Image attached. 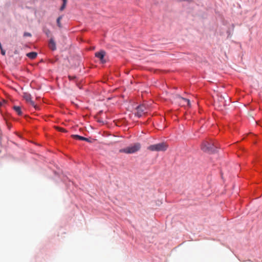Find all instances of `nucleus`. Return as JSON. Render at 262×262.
Wrapping results in <instances>:
<instances>
[{"mask_svg": "<svg viewBox=\"0 0 262 262\" xmlns=\"http://www.w3.org/2000/svg\"><path fill=\"white\" fill-rule=\"evenodd\" d=\"M73 138L75 139L79 140H82V141H85L89 143L92 142V140H91L89 138L84 137L83 136H81L80 135H74Z\"/></svg>", "mask_w": 262, "mask_h": 262, "instance_id": "6e6552de", "label": "nucleus"}, {"mask_svg": "<svg viewBox=\"0 0 262 262\" xmlns=\"http://www.w3.org/2000/svg\"><path fill=\"white\" fill-rule=\"evenodd\" d=\"M62 5L61 6L60 8V11H63L66 8V4L67 3V0H62Z\"/></svg>", "mask_w": 262, "mask_h": 262, "instance_id": "ddd939ff", "label": "nucleus"}, {"mask_svg": "<svg viewBox=\"0 0 262 262\" xmlns=\"http://www.w3.org/2000/svg\"><path fill=\"white\" fill-rule=\"evenodd\" d=\"M24 98L26 100V101L29 103L32 106H33L35 108H37L36 105L35 104V102L32 100V96L31 94L25 93L24 94Z\"/></svg>", "mask_w": 262, "mask_h": 262, "instance_id": "39448f33", "label": "nucleus"}, {"mask_svg": "<svg viewBox=\"0 0 262 262\" xmlns=\"http://www.w3.org/2000/svg\"><path fill=\"white\" fill-rule=\"evenodd\" d=\"M136 110L137 112L135 113V116L140 118L145 113L146 107L143 104L139 105L137 106Z\"/></svg>", "mask_w": 262, "mask_h": 262, "instance_id": "20e7f679", "label": "nucleus"}, {"mask_svg": "<svg viewBox=\"0 0 262 262\" xmlns=\"http://www.w3.org/2000/svg\"><path fill=\"white\" fill-rule=\"evenodd\" d=\"M14 110L19 115H22V112L21 111V108L19 106H14L13 107Z\"/></svg>", "mask_w": 262, "mask_h": 262, "instance_id": "9d476101", "label": "nucleus"}, {"mask_svg": "<svg viewBox=\"0 0 262 262\" xmlns=\"http://www.w3.org/2000/svg\"><path fill=\"white\" fill-rule=\"evenodd\" d=\"M43 33L47 37H49L51 34V31L49 29L45 28L43 30Z\"/></svg>", "mask_w": 262, "mask_h": 262, "instance_id": "2eb2a0df", "label": "nucleus"}, {"mask_svg": "<svg viewBox=\"0 0 262 262\" xmlns=\"http://www.w3.org/2000/svg\"><path fill=\"white\" fill-rule=\"evenodd\" d=\"M141 148V145L139 143H136L134 145L127 147L125 148H122L119 150L120 153L133 154L139 150Z\"/></svg>", "mask_w": 262, "mask_h": 262, "instance_id": "f03ea898", "label": "nucleus"}, {"mask_svg": "<svg viewBox=\"0 0 262 262\" xmlns=\"http://www.w3.org/2000/svg\"><path fill=\"white\" fill-rule=\"evenodd\" d=\"M105 55V52L103 50H101L99 52L95 53V56L99 58L101 62L103 63L106 62L105 60L104 59Z\"/></svg>", "mask_w": 262, "mask_h": 262, "instance_id": "423d86ee", "label": "nucleus"}, {"mask_svg": "<svg viewBox=\"0 0 262 262\" xmlns=\"http://www.w3.org/2000/svg\"><path fill=\"white\" fill-rule=\"evenodd\" d=\"M62 16L61 15V16H59L57 18V20H56V23H57V25L58 26V27L59 28H61L62 27V26H61V24L60 23V20L61 19H62Z\"/></svg>", "mask_w": 262, "mask_h": 262, "instance_id": "f8f14e48", "label": "nucleus"}, {"mask_svg": "<svg viewBox=\"0 0 262 262\" xmlns=\"http://www.w3.org/2000/svg\"><path fill=\"white\" fill-rule=\"evenodd\" d=\"M0 50H1V54L3 55H5V54H6V51L3 48H1Z\"/></svg>", "mask_w": 262, "mask_h": 262, "instance_id": "a211bd4d", "label": "nucleus"}, {"mask_svg": "<svg viewBox=\"0 0 262 262\" xmlns=\"http://www.w3.org/2000/svg\"><path fill=\"white\" fill-rule=\"evenodd\" d=\"M167 147L168 146L165 143L161 142L158 144L151 145L148 147L147 149L151 151H163L167 149Z\"/></svg>", "mask_w": 262, "mask_h": 262, "instance_id": "7ed1b4c3", "label": "nucleus"}, {"mask_svg": "<svg viewBox=\"0 0 262 262\" xmlns=\"http://www.w3.org/2000/svg\"><path fill=\"white\" fill-rule=\"evenodd\" d=\"M62 5L61 6L60 8V11H63L66 8V4L67 3V0H62Z\"/></svg>", "mask_w": 262, "mask_h": 262, "instance_id": "4468645a", "label": "nucleus"}, {"mask_svg": "<svg viewBox=\"0 0 262 262\" xmlns=\"http://www.w3.org/2000/svg\"><path fill=\"white\" fill-rule=\"evenodd\" d=\"M217 148V143L211 139L204 141L201 145L202 150L209 154L215 153Z\"/></svg>", "mask_w": 262, "mask_h": 262, "instance_id": "f257e3e1", "label": "nucleus"}, {"mask_svg": "<svg viewBox=\"0 0 262 262\" xmlns=\"http://www.w3.org/2000/svg\"><path fill=\"white\" fill-rule=\"evenodd\" d=\"M178 1H186L188 2H192L193 0H178Z\"/></svg>", "mask_w": 262, "mask_h": 262, "instance_id": "412c9836", "label": "nucleus"}, {"mask_svg": "<svg viewBox=\"0 0 262 262\" xmlns=\"http://www.w3.org/2000/svg\"><path fill=\"white\" fill-rule=\"evenodd\" d=\"M233 28H234V25L232 24L231 28H229L227 30V33L228 34V36H227L228 37H230L231 36V35H232L233 31Z\"/></svg>", "mask_w": 262, "mask_h": 262, "instance_id": "9b49d317", "label": "nucleus"}, {"mask_svg": "<svg viewBox=\"0 0 262 262\" xmlns=\"http://www.w3.org/2000/svg\"><path fill=\"white\" fill-rule=\"evenodd\" d=\"M48 47L52 51L56 50V44L53 38H51L48 42Z\"/></svg>", "mask_w": 262, "mask_h": 262, "instance_id": "0eeeda50", "label": "nucleus"}, {"mask_svg": "<svg viewBox=\"0 0 262 262\" xmlns=\"http://www.w3.org/2000/svg\"><path fill=\"white\" fill-rule=\"evenodd\" d=\"M37 55V54L35 52H31L27 54V56L31 58V59H34L36 57Z\"/></svg>", "mask_w": 262, "mask_h": 262, "instance_id": "1a4fd4ad", "label": "nucleus"}, {"mask_svg": "<svg viewBox=\"0 0 262 262\" xmlns=\"http://www.w3.org/2000/svg\"><path fill=\"white\" fill-rule=\"evenodd\" d=\"M184 100L187 102V104L188 105H190V101L189 99H184Z\"/></svg>", "mask_w": 262, "mask_h": 262, "instance_id": "aec40b11", "label": "nucleus"}, {"mask_svg": "<svg viewBox=\"0 0 262 262\" xmlns=\"http://www.w3.org/2000/svg\"><path fill=\"white\" fill-rule=\"evenodd\" d=\"M4 120L6 121V123L8 126V127L10 129L11 127V125L8 122L7 118H6V116H3Z\"/></svg>", "mask_w": 262, "mask_h": 262, "instance_id": "dca6fc26", "label": "nucleus"}, {"mask_svg": "<svg viewBox=\"0 0 262 262\" xmlns=\"http://www.w3.org/2000/svg\"><path fill=\"white\" fill-rule=\"evenodd\" d=\"M69 78L70 80H74L76 78V76H69Z\"/></svg>", "mask_w": 262, "mask_h": 262, "instance_id": "6ab92c4d", "label": "nucleus"}, {"mask_svg": "<svg viewBox=\"0 0 262 262\" xmlns=\"http://www.w3.org/2000/svg\"><path fill=\"white\" fill-rule=\"evenodd\" d=\"M32 36L31 34L29 32H25L24 33V37H31Z\"/></svg>", "mask_w": 262, "mask_h": 262, "instance_id": "f3484780", "label": "nucleus"}]
</instances>
